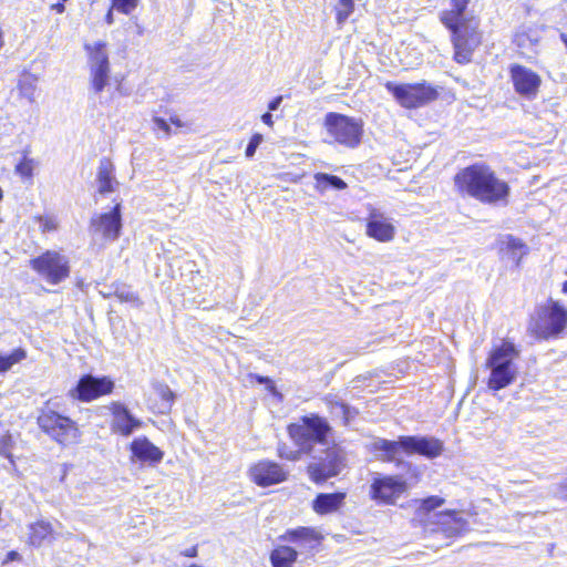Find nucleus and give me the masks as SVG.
I'll return each instance as SVG.
<instances>
[{
    "mask_svg": "<svg viewBox=\"0 0 567 567\" xmlns=\"http://www.w3.org/2000/svg\"><path fill=\"white\" fill-rule=\"evenodd\" d=\"M454 185L461 195H467L484 204L508 203L509 185L485 164H473L457 172Z\"/></svg>",
    "mask_w": 567,
    "mask_h": 567,
    "instance_id": "obj_1",
    "label": "nucleus"
},
{
    "mask_svg": "<svg viewBox=\"0 0 567 567\" xmlns=\"http://www.w3.org/2000/svg\"><path fill=\"white\" fill-rule=\"evenodd\" d=\"M451 9L440 14L441 22L451 31L454 48V60L460 64L472 60L474 50L481 43L477 25L465 19L470 0H450Z\"/></svg>",
    "mask_w": 567,
    "mask_h": 567,
    "instance_id": "obj_2",
    "label": "nucleus"
},
{
    "mask_svg": "<svg viewBox=\"0 0 567 567\" xmlns=\"http://www.w3.org/2000/svg\"><path fill=\"white\" fill-rule=\"evenodd\" d=\"M279 539L285 543L293 544L278 545L270 553L271 567H293L299 555H312L313 550L320 545L322 536L312 527H297L287 529Z\"/></svg>",
    "mask_w": 567,
    "mask_h": 567,
    "instance_id": "obj_3",
    "label": "nucleus"
},
{
    "mask_svg": "<svg viewBox=\"0 0 567 567\" xmlns=\"http://www.w3.org/2000/svg\"><path fill=\"white\" fill-rule=\"evenodd\" d=\"M517 357L518 351L511 342H503L489 353L486 365L491 370L487 382L491 390H502L515 381L518 369L514 360Z\"/></svg>",
    "mask_w": 567,
    "mask_h": 567,
    "instance_id": "obj_4",
    "label": "nucleus"
},
{
    "mask_svg": "<svg viewBox=\"0 0 567 567\" xmlns=\"http://www.w3.org/2000/svg\"><path fill=\"white\" fill-rule=\"evenodd\" d=\"M330 431L327 420L317 414L305 415L288 426L289 436L305 454H310L316 443H326Z\"/></svg>",
    "mask_w": 567,
    "mask_h": 567,
    "instance_id": "obj_5",
    "label": "nucleus"
},
{
    "mask_svg": "<svg viewBox=\"0 0 567 567\" xmlns=\"http://www.w3.org/2000/svg\"><path fill=\"white\" fill-rule=\"evenodd\" d=\"M326 142L337 143L348 148H355L363 134L362 123L347 115L329 112L324 116Z\"/></svg>",
    "mask_w": 567,
    "mask_h": 567,
    "instance_id": "obj_6",
    "label": "nucleus"
},
{
    "mask_svg": "<svg viewBox=\"0 0 567 567\" xmlns=\"http://www.w3.org/2000/svg\"><path fill=\"white\" fill-rule=\"evenodd\" d=\"M348 465L346 451L332 445L312 456L307 466L310 480L316 484H322L329 478L338 476Z\"/></svg>",
    "mask_w": 567,
    "mask_h": 567,
    "instance_id": "obj_7",
    "label": "nucleus"
},
{
    "mask_svg": "<svg viewBox=\"0 0 567 567\" xmlns=\"http://www.w3.org/2000/svg\"><path fill=\"white\" fill-rule=\"evenodd\" d=\"M38 424L47 435L60 444L75 443L80 436V430L73 420L48 406L41 410Z\"/></svg>",
    "mask_w": 567,
    "mask_h": 567,
    "instance_id": "obj_8",
    "label": "nucleus"
},
{
    "mask_svg": "<svg viewBox=\"0 0 567 567\" xmlns=\"http://www.w3.org/2000/svg\"><path fill=\"white\" fill-rule=\"evenodd\" d=\"M87 52V65L90 71V85L91 90L99 94L101 93L110 81V60L107 53V45L104 41H96L84 45Z\"/></svg>",
    "mask_w": 567,
    "mask_h": 567,
    "instance_id": "obj_9",
    "label": "nucleus"
},
{
    "mask_svg": "<svg viewBox=\"0 0 567 567\" xmlns=\"http://www.w3.org/2000/svg\"><path fill=\"white\" fill-rule=\"evenodd\" d=\"M30 266L50 285H58L70 276L69 258L55 250H47L31 259Z\"/></svg>",
    "mask_w": 567,
    "mask_h": 567,
    "instance_id": "obj_10",
    "label": "nucleus"
},
{
    "mask_svg": "<svg viewBox=\"0 0 567 567\" xmlns=\"http://www.w3.org/2000/svg\"><path fill=\"white\" fill-rule=\"evenodd\" d=\"M567 310L554 302L549 307H543L537 311V317L530 322L529 330L540 339H549L558 336L566 327Z\"/></svg>",
    "mask_w": 567,
    "mask_h": 567,
    "instance_id": "obj_11",
    "label": "nucleus"
},
{
    "mask_svg": "<svg viewBox=\"0 0 567 567\" xmlns=\"http://www.w3.org/2000/svg\"><path fill=\"white\" fill-rule=\"evenodd\" d=\"M385 89L393 94L395 100L406 109H415L423 104L433 101L437 96L434 87L423 83L415 84H396L394 82H386Z\"/></svg>",
    "mask_w": 567,
    "mask_h": 567,
    "instance_id": "obj_12",
    "label": "nucleus"
},
{
    "mask_svg": "<svg viewBox=\"0 0 567 567\" xmlns=\"http://www.w3.org/2000/svg\"><path fill=\"white\" fill-rule=\"evenodd\" d=\"M113 389L114 382L110 378H97L92 374H85L81 377L76 385L69 391V395L82 402H90L111 393Z\"/></svg>",
    "mask_w": 567,
    "mask_h": 567,
    "instance_id": "obj_13",
    "label": "nucleus"
},
{
    "mask_svg": "<svg viewBox=\"0 0 567 567\" xmlns=\"http://www.w3.org/2000/svg\"><path fill=\"white\" fill-rule=\"evenodd\" d=\"M408 488V483L402 476H382L373 480L371 484V496L373 499L393 504Z\"/></svg>",
    "mask_w": 567,
    "mask_h": 567,
    "instance_id": "obj_14",
    "label": "nucleus"
},
{
    "mask_svg": "<svg viewBox=\"0 0 567 567\" xmlns=\"http://www.w3.org/2000/svg\"><path fill=\"white\" fill-rule=\"evenodd\" d=\"M509 75L516 93L526 99H534L537 95L542 79L536 72L520 64H513L509 68Z\"/></svg>",
    "mask_w": 567,
    "mask_h": 567,
    "instance_id": "obj_15",
    "label": "nucleus"
},
{
    "mask_svg": "<svg viewBox=\"0 0 567 567\" xmlns=\"http://www.w3.org/2000/svg\"><path fill=\"white\" fill-rule=\"evenodd\" d=\"M401 443L406 454H419L426 458H435L443 452V442L434 436L402 435Z\"/></svg>",
    "mask_w": 567,
    "mask_h": 567,
    "instance_id": "obj_16",
    "label": "nucleus"
},
{
    "mask_svg": "<svg viewBox=\"0 0 567 567\" xmlns=\"http://www.w3.org/2000/svg\"><path fill=\"white\" fill-rule=\"evenodd\" d=\"M90 227L93 233L101 234L105 239H117L122 228L121 204L117 203L109 213L94 216Z\"/></svg>",
    "mask_w": 567,
    "mask_h": 567,
    "instance_id": "obj_17",
    "label": "nucleus"
},
{
    "mask_svg": "<svg viewBox=\"0 0 567 567\" xmlns=\"http://www.w3.org/2000/svg\"><path fill=\"white\" fill-rule=\"evenodd\" d=\"M250 478L258 486H270L287 480L288 473L277 463L260 461L249 470Z\"/></svg>",
    "mask_w": 567,
    "mask_h": 567,
    "instance_id": "obj_18",
    "label": "nucleus"
},
{
    "mask_svg": "<svg viewBox=\"0 0 567 567\" xmlns=\"http://www.w3.org/2000/svg\"><path fill=\"white\" fill-rule=\"evenodd\" d=\"M367 235L378 241H390L393 239L395 228L382 212L370 208L367 219Z\"/></svg>",
    "mask_w": 567,
    "mask_h": 567,
    "instance_id": "obj_19",
    "label": "nucleus"
},
{
    "mask_svg": "<svg viewBox=\"0 0 567 567\" xmlns=\"http://www.w3.org/2000/svg\"><path fill=\"white\" fill-rule=\"evenodd\" d=\"M111 411V429L114 433H118L123 436H130L136 429L142 426V421L136 419L124 404L113 402Z\"/></svg>",
    "mask_w": 567,
    "mask_h": 567,
    "instance_id": "obj_20",
    "label": "nucleus"
},
{
    "mask_svg": "<svg viewBox=\"0 0 567 567\" xmlns=\"http://www.w3.org/2000/svg\"><path fill=\"white\" fill-rule=\"evenodd\" d=\"M402 450L401 436L396 441H390L377 437L371 443V451L379 453V460L383 462H396L398 466L411 468V464L402 460H396V455Z\"/></svg>",
    "mask_w": 567,
    "mask_h": 567,
    "instance_id": "obj_21",
    "label": "nucleus"
},
{
    "mask_svg": "<svg viewBox=\"0 0 567 567\" xmlns=\"http://www.w3.org/2000/svg\"><path fill=\"white\" fill-rule=\"evenodd\" d=\"M114 171V165L109 157H102L100 159L96 174L99 194L105 196L107 194L114 193L118 188L120 183L115 177Z\"/></svg>",
    "mask_w": 567,
    "mask_h": 567,
    "instance_id": "obj_22",
    "label": "nucleus"
},
{
    "mask_svg": "<svg viewBox=\"0 0 567 567\" xmlns=\"http://www.w3.org/2000/svg\"><path fill=\"white\" fill-rule=\"evenodd\" d=\"M131 451L142 462L159 463L164 456V453L145 436L134 439Z\"/></svg>",
    "mask_w": 567,
    "mask_h": 567,
    "instance_id": "obj_23",
    "label": "nucleus"
},
{
    "mask_svg": "<svg viewBox=\"0 0 567 567\" xmlns=\"http://www.w3.org/2000/svg\"><path fill=\"white\" fill-rule=\"evenodd\" d=\"M346 499V493H321L313 499L312 508L317 514L326 515L337 512Z\"/></svg>",
    "mask_w": 567,
    "mask_h": 567,
    "instance_id": "obj_24",
    "label": "nucleus"
},
{
    "mask_svg": "<svg viewBox=\"0 0 567 567\" xmlns=\"http://www.w3.org/2000/svg\"><path fill=\"white\" fill-rule=\"evenodd\" d=\"M514 42L519 49V53L528 59L536 54V48L539 42V37L536 31L532 29L520 30L515 34Z\"/></svg>",
    "mask_w": 567,
    "mask_h": 567,
    "instance_id": "obj_25",
    "label": "nucleus"
},
{
    "mask_svg": "<svg viewBox=\"0 0 567 567\" xmlns=\"http://www.w3.org/2000/svg\"><path fill=\"white\" fill-rule=\"evenodd\" d=\"M439 524L449 537L461 534L466 528V520L456 512H443L439 514Z\"/></svg>",
    "mask_w": 567,
    "mask_h": 567,
    "instance_id": "obj_26",
    "label": "nucleus"
},
{
    "mask_svg": "<svg viewBox=\"0 0 567 567\" xmlns=\"http://www.w3.org/2000/svg\"><path fill=\"white\" fill-rule=\"evenodd\" d=\"M152 388L154 393L161 399V401L153 406V410L161 414L169 413L175 400L173 391L166 383L159 381H154Z\"/></svg>",
    "mask_w": 567,
    "mask_h": 567,
    "instance_id": "obj_27",
    "label": "nucleus"
},
{
    "mask_svg": "<svg viewBox=\"0 0 567 567\" xmlns=\"http://www.w3.org/2000/svg\"><path fill=\"white\" fill-rule=\"evenodd\" d=\"M324 402L332 416L342 420L344 424H348L358 414L355 409L338 400L334 395L326 396Z\"/></svg>",
    "mask_w": 567,
    "mask_h": 567,
    "instance_id": "obj_28",
    "label": "nucleus"
},
{
    "mask_svg": "<svg viewBox=\"0 0 567 567\" xmlns=\"http://www.w3.org/2000/svg\"><path fill=\"white\" fill-rule=\"evenodd\" d=\"M313 178L316 181L315 189L321 194L326 193L330 188L337 190H342L347 188V183L336 175L327 173H316L313 175Z\"/></svg>",
    "mask_w": 567,
    "mask_h": 567,
    "instance_id": "obj_29",
    "label": "nucleus"
},
{
    "mask_svg": "<svg viewBox=\"0 0 567 567\" xmlns=\"http://www.w3.org/2000/svg\"><path fill=\"white\" fill-rule=\"evenodd\" d=\"M29 543L32 546H41L45 540L52 538V526L50 523L39 520L29 526Z\"/></svg>",
    "mask_w": 567,
    "mask_h": 567,
    "instance_id": "obj_30",
    "label": "nucleus"
},
{
    "mask_svg": "<svg viewBox=\"0 0 567 567\" xmlns=\"http://www.w3.org/2000/svg\"><path fill=\"white\" fill-rule=\"evenodd\" d=\"M114 297L121 302H128L135 307H141L142 301L136 292L132 288L123 282H115Z\"/></svg>",
    "mask_w": 567,
    "mask_h": 567,
    "instance_id": "obj_31",
    "label": "nucleus"
},
{
    "mask_svg": "<svg viewBox=\"0 0 567 567\" xmlns=\"http://www.w3.org/2000/svg\"><path fill=\"white\" fill-rule=\"evenodd\" d=\"M506 247L511 251L512 259L518 266L522 257L527 254V246L520 239L508 235L506 237Z\"/></svg>",
    "mask_w": 567,
    "mask_h": 567,
    "instance_id": "obj_32",
    "label": "nucleus"
},
{
    "mask_svg": "<svg viewBox=\"0 0 567 567\" xmlns=\"http://www.w3.org/2000/svg\"><path fill=\"white\" fill-rule=\"evenodd\" d=\"M27 357L23 349L13 350L9 355L0 354V373L8 371L14 363L20 362Z\"/></svg>",
    "mask_w": 567,
    "mask_h": 567,
    "instance_id": "obj_33",
    "label": "nucleus"
},
{
    "mask_svg": "<svg viewBox=\"0 0 567 567\" xmlns=\"http://www.w3.org/2000/svg\"><path fill=\"white\" fill-rule=\"evenodd\" d=\"M337 10V23L342 25L354 10V0H339L336 7Z\"/></svg>",
    "mask_w": 567,
    "mask_h": 567,
    "instance_id": "obj_34",
    "label": "nucleus"
},
{
    "mask_svg": "<svg viewBox=\"0 0 567 567\" xmlns=\"http://www.w3.org/2000/svg\"><path fill=\"white\" fill-rule=\"evenodd\" d=\"M35 83H37V79L31 75L24 76L19 82V90H20L21 95L24 96L25 99H28L30 102H33L35 100V96H34L35 89H37Z\"/></svg>",
    "mask_w": 567,
    "mask_h": 567,
    "instance_id": "obj_35",
    "label": "nucleus"
},
{
    "mask_svg": "<svg viewBox=\"0 0 567 567\" xmlns=\"http://www.w3.org/2000/svg\"><path fill=\"white\" fill-rule=\"evenodd\" d=\"M277 451L279 457L288 461H298L301 457V454H305L300 447L298 450H293L285 443L279 444Z\"/></svg>",
    "mask_w": 567,
    "mask_h": 567,
    "instance_id": "obj_36",
    "label": "nucleus"
},
{
    "mask_svg": "<svg viewBox=\"0 0 567 567\" xmlns=\"http://www.w3.org/2000/svg\"><path fill=\"white\" fill-rule=\"evenodd\" d=\"M444 503V499L439 496H430L421 501L419 512L429 513L437 507H440Z\"/></svg>",
    "mask_w": 567,
    "mask_h": 567,
    "instance_id": "obj_37",
    "label": "nucleus"
},
{
    "mask_svg": "<svg viewBox=\"0 0 567 567\" xmlns=\"http://www.w3.org/2000/svg\"><path fill=\"white\" fill-rule=\"evenodd\" d=\"M138 0H112L113 7L124 13H131L137 7Z\"/></svg>",
    "mask_w": 567,
    "mask_h": 567,
    "instance_id": "obj_38",
    "label": "nucleus"
},
{
    "mask_svg": "<svg viewBox=\"0 0 567 567\" xmlns=\"http://www.w3.org/2000/svg\"><path fill=\"white\" fill-rule=\"evenodd\" d=\"M16 172L22 177L30 178L33 173V161L24 156L16 166Z\"/></svg>",
    "mask_w": 567,
    "mask_h": 567,
    "instance_id": "obj_39",
    "label": "nucleus"
},
{
    "mask_svg": "<svg viewBox=\"0 0 567 567\" xmlns=\"http://www.w3.org/2000/svg\"><path fill=\"white\" fill-rule=\"evenodd\" d=\"M264 141V137L261 134L259 133H255L251 137H250V141L246 147V151H245V154L248 158L252 157L256 153V150L258 148V146L261 144V142Z\"/></svg>",
    "mask_w": 567,
    "mask_h": 567,
    "instance_id": "obj_40",
    "label": "nucleus"
},
{
    "mask_svg": "<svg viewBox=\"0 0 567 567\" xmlns=\"http://www.w3.org/2000/svg\"><path fill=\"white\" fill-rule=\"evenodd\" d=\"M152 122L154 125V131H162L166 137H169L172 135V128L166 120L159 116H154Z\"/></svg>",
    "mask_w": 567,
    "mask_h": 567,
    "instance_id": "obj_41",
    "label": "nucleus"
},
{
    "mask_svg": "<svg viewBox=\"0 0 567 567\" xmlns=\"http://www.w3.org/2000/svg\"><path fill=\"white\" fill-rule=\"evenodd\" d=\"M282 102V96L279 95V96H276L275 99H272L269 103H268V110L271 112V111H276L279 109L280 104Z\"/></svg>",
    "mask_w": 567,
    "mask_h": 567,
    "instance_id": "obj_42",
    "label": "nucleus"
},
{
    "mask_svg": "<svg viewBox=\"0 0 567 567\" xmlns=\"http://www.w3.org/2000/svg\"><path fill=\"white\" fill-rule=\"evenodd\" d=\"M114 290H115V282L112 284L111 286L104 287V289L101 290L100 293L104 298H111V297H114Z\"/></svg>",
    "mask_w": 567,
    "mask_h": 567,
    "instance_id": "obj_43",
    "label": "nucleus"
},
{
    "mask_svg": "<svg viewBox=\"0 0 567 567\" xmlns=\"http://www.w3.org/2000/svg\"><path fill=\"white\" fill-rule=\"evenodd\" d=\"M256 380L260 384H266L268 389H274L272 381L268 377L256 375Z\"/></svg>",
    "mask_w": 567,
    "mask_h": 567,
    "instance_id": "obj_44",
    "label": "nucleus"
},
{
    "mask_svg": "<svg viewBox=\"0 0 567 567\" xmlns=\"http://www.w3.org/2000/svg\"><path fill=\"white\" fill-rule=\"evenodd\" d=\"M261 121H262V123H265L269 127H272L274 120H272V114L270 113V111L266 112L265 114L261 115Z\"/></svg>",
    "mask_w": 567,
    "mask_h": 567,
    "instance_id": "obj_45",
    "label": "nucleus"
},
{
    "mask_svg": "<svg viewBox=\"0 0 567 567\" xmlns=\"http://www.w3.org/2000/svg\"><path fill=\"white\" fill-rule=\"evenodd\" d=\"M197 554H198L197 546H193L192 548L181 551V555H183L185 557H196Z\"/></svg>",
    "mask_w": 567,
    "mask_h": 567,
    "instance_id": "obj_46",
    "label": "nucleus"
},
{
    "mask_svg": "<svg viewBox=\"0 0 567 567\" xmlns=\"http://www.w3.org/2000/svg\"><path fill=\"white\" fill-rule=\"evenodd\" d=\"M42 227H43V231H50V230H53L55 229V224L53 220L51 219H47L44 220V223L42 224Z\"/></svg>",
    "mask_w": 567,
    "mask_h": 567,
    "instance_id": "obj_47",
    "label": "nucleus"
},
{
    "mask_svg": "<svg viewBox=\"0 0 567 567\" xmlns=\"http://www.w3.org/2000/svg\"><path fill=\"white\" fill-rule=\"evenodd\" d=\"M51 10L58 13H63L65 10V6L62 2H56L51 6Z\"/></svg>",
    "mask_w": 567,
    "mask_h": 567,
    "instance_id": "obj_48",
    "label": "nucleus"
},
{
    "mask_svg": "<svg viewBox=\"0 0 567 567\" xmlns=\"http://www.w3.org/2000/svg\"><path fill=\"white\" fill-rule=\"evenodd\" d=\"M558 492L567 499V478L559 484Z\"/></svg>",
    "mask_w": 567,
    "mask_h": 567,
    "instance_id": "obj_49",
    "label": "nucleus"
},
{
    "mask_svg": "<svg viewBox=\"0 0 567 567\" xmlns=\"http://www.w3.org/2000/svg\"><path fill=\"white\" fill-rule=\"evenodd\" d=\"M113 6L109 9L106 16H105V22L111 25L114 23V17H113Z\"/></svg>",
    "mask_w": 567,
    "mask_h": 567,
    "instance_id": "obj_50",
    "label": "nucleus"
},
{
    "mask_svg": "<svg viewBox=\"0 0 567 567\" xmlns=\"http://www.w3.org/2000/svg\"><path fill=\"white\" fill-rule=\"evenodd\" d=\"M169 122L173 125H175L176 127H183L184 126V123L182 122V120L177 115L171 116L169 117Z\"/></svg>",
    "mask_w": 567,
    "mask_h": 567,
    "instance_id": "obj_51",
    "label": "nucleus"
},
{
    "mask_svg": "<svg viewBox=\"0 0 567 567\" xmlns=\"http://www.w3.org/2000/svg\"><path fill=\"white\" fill-rule=\"evenodd\" d=\"M19 554L17 551H10L8 553V560H14Z\"/></svg>",
    "mask_w": 567,
    "mask_h": 567,
    "instance_id": "obj_52",
    "label": "nucleus"
},
{
    "mask_svg": "<svg viewBox=\"0 0 567 567\" xmlns=\"http://www.w3.org/2000/svg\"><path fill=\"white\" fill-rule=\"evenodd\" d=\"M563 292L567 293V280L563 284Z\"/></svg>",
    "mask_w": 567,
    "mask_h": 567,
    "instance_id": "obj_53",
    "label": "nucleus"
},
{
    "mask_svg": "<svg viewBox=\"0 0 567 567\" xmlns=\"http://www.w3.org/2000/svg\"><path fill=\"white\" fill-rule=\"evenodd\" d=\"M1 452H2V453H6V452H7V446H6V444H4V445H3V447L1 449Z\"/></svg>",
    "mask_w": 567,
    "mask_h": 567,
    "instance_id": "obj_54",
    "label": "nucleus"
}]
</instances>
